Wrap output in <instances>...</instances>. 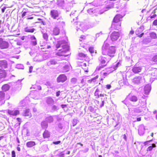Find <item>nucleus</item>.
<instances>
[{"label": "nucleus", "instance_id": "6e6552de", "mask_svg": "<svg viewBox=\"0 0 157 157\" xmlns=\"http://www.w3.org/2000/svg\"><path fill=\"white\" fill-rule=\"evenodd\" d=\"M108 57H105L102 56H101L98 59L100 61V63H101V64L102 65H104V66H105L106 65V62H107V63L109 62L106 61V60L108 59Z\"/></svg>", "mask_w": 157, "mask_h": 157}, {"label": "nucleus", "instance_id": "e433bc0d", "mask_svg": "<svg viewBox=\"0 0 157 157\" xmlns=\"http://www.w3.org/2000/svg\"><path fill=\"white\" fill-rule=\"evenodd\" d=\"M152 60L154 62H157V55L154 56L152 59Z\"/></svg>", "mask_w": 157, "mask_h": 157}, {"label": "nucleus", "instance_id": "58836bf2", "mask_svg": "<svg viewBox=\"0 0 157 157\" xmlns=\"http://www.w3.org/2000/svg\"><path fill=\"white\" fill-rule=\"evenodd\" d=\"M12 157H15V152L14 151H12L11 152Z\"/></svg>", "mask_w": 157, "mask_h": 157}, {"label": "nucleus", "instance_id": "864d4df0", "mask_svg": "<svg viewBox=\"0 0 157 157\" xmlns=\"http://www.w3.org/2000/svg\"><path fill=\"white\" fill-rule=\"evenodd\" d=\"M100 34H101V33H97L96 35V38L98 37Z\"/></svg>", "mask_w": 157, "mask_h": 157}, {"label": "nucleus", "instance_id": "79ce46f5", "mask_svg": "<svg viewBox=\"0 0 157 157\" xmlns=\"http://www.w3.org/2000/svg\"><path fill=\"white\" fill-rule=\"evenodd\" d=\"M35 88L37 89L38 90H41V86H40L36 85V86Z\"/></svg>", "mask_w": 157, "mask_h": 157}, {"label": "nucleus", "instance_id": "6e6d98bb", "mask_svg": "<svg viewBox=\"0 0 157 157\" xmlns=\"http://www.w3.org/2000/svg\"><path fill=\"white\" fill-rule=\"evenodd\" d=\"M17 121L19 122H21V119L19 117H17Z\"/></svg>", "mask_w": 157, "mask_h": 157}, {"label": "nucleus", "instance_id": "7ed1b4c3", "mask_svg": "<svg viewBox=\"0 0 157 157\" xmlns=\"http://www.w3.org/2000/svg\"><path fill=\"white\" fill-rule=\"evenodd\" d=\"M123 17L120 14L116 15L113 18L112 24V27L115 29L119 30L121 29V24L120 22L121 19Z\"/></svg>", "mask_w": 157, "mask_h": 157}, {"label": "nucleus", "instance_id": "a19ab883", "mask_svg": "<svg viewBox=\"0 0 157 157\" xmlns=\"http://www.w3.org/2000/svg\"><path fill=\"white\" fill-rule=\"evenodd\" d=\"M33 67L32 66H31L29 67V72L30 73H31L33 71Z\"/></svg>", "mask_w": 157, "mask_h": 157}, {"label": "nucleus", "instance_id": "4be33fe9", "mask_svg": "<svg viewBox=\"0 0 157 157\" xmlns=\"http://www.w3.org/2000/svg\"><path fill=\"white\" fill-rule=\"evenodd\" d=\"M35 29L34 28L29 29L28 27H26L25 29V31L26 32L33 33L34 32Z\"/></svg>", "mask_w": 157, "mask_h": 157}, {"label": "nucleus", "instance_id": "de8ad7c7", "mask_svg": "<svg viewBox=\"0 0 157 157\" xmlns=\"http://www.w3.org/2000/svg\"><path fill=\"white\" fill-rule=\"evenodd\" d=\"M60 91H57L56 93V95L57 97H58L60 95Z\"/></svg>", "mask_w": 157, "mask_h": 157}, {"label": "nucleus", "instance_id": "13d9d810", "mask_svg": "<svg viewBox=\"0 0 157 157\" xmlns=\"http://www.w3.org/2000/svg\"><path fill=\"white\" fill-rule=\"evenodd\" d=\"M156 14H154L153 15L151 16V18H154L155 17H156Z\"/></svg>", "mask_w": 157, "mask_h": 157}, {"label": "nucleus", "instance_id": "f03ea898", "mask_svg": "<svg viewBox=\"0 0 157 157\" xmlns=\"http://www.w3.org/2000/svg\"><path fill=\"white\" fill-rule=\"evenodd\" d=\"M102 51L103 55L108 56V57L106 61L109 62L115 56L116 51V48L114 46H110L106 40L105 41L102 46Z\"/></svg>", "mask_w": 157, "mask_h": 157}, {"label": "nucleus", "instance_id": "c756f323", "mask_svg": "<svg viewBox=\"0 0 157 157\" xmlns=\"http://www.w3.org/2000/svg\"><path fill=\"white\" fill-rule=\"evenodd\" d=\"M104 65H102L101 64H100L98 67L96 68V70L98 71L101 70L102 68H103L104 67Z\"/></svg>", "mask_w": 157, "mask_h": 157}, {"label": "nucleus", "instance_id": "4d7b16f0", "mask_svg": "<svg viewBox=\"0 0 157 157\" xmlns=\"http://www.w3.org/2000/svg\"><path fill=\"white\" fill-rule=\"evenodd\" d=\"M141 118L140 117H138L137 118V121H141Z\"/></svg>", "mask_w": 157, "mask_h": 157}, {"label": "nucleus", "instance_id": "338daca9", "mask_svg": "<svg viewBox=\"0 0 157 157\" xmlns=\"http://www.w3.org/2000/svg\"><path fill=\"white\" fill-rule=\"evenodd\" d=\"M17 149L18 151H20L21 150L20 147L18 146L17 147Z\"/></svg>", "mask_w": 157, "mask_h": 157}, {"label": "nucleus", "instance_id": "37998d69", "mask_svg": "<svg viewBox=\"0 0 157 157\" xmlns=\"http://www.w3.org/2000/svg\"><path fill=\"white\" fill-rule=\"evenodd\" d=\"M152 140H148V141H146L145 142H144V146H146L147 145V143L148 142H151V141Z\"/></svg>", "mask_w": 157, "mask_h": 157}, {"label": "nucleus", "instance_id": "a211bd4d", "mask_svg": "<svg viewBox=\"0 0 157 157\" xmlns=\"http://www.w3.org/2000/svg\"><path fill=\"white\" fill-rule=\"evenodd\" d=\"M127 98H129V100L130 101L133 102H136L138 100L137 97L134 95L131 96L129 94L127 97Z\"/></svg>", "mask_w": 157, "mask_h": 157}, {"label": "nucleus", "instance_id": "ea45409f", "mask_svg": "<svg viewBox=\"0 0 157 157\" xmlns=\"http://www.w3.org/2000/svg\"><path fill=\"white\" fill-rule=\"evenodd\" d=\"M81 83L82 84V85L81 86L82 87L84 86L85 83V81L84 79H82L81 81Z\"/></svg>", "mask_w": 157, "mask_h": 157}, {"label": "nucleus", "instance_id": "dca6fc26", "mask_svg": "<svg viewBox=\"0 0 157 157\" xmlns=\"http://www.w3.org/2000/svg\"><path fill=\"white\" fill-rule=\"evenodd\" d=\"M10 86L8 84H5L3 85L1 87L2 91L6 92L8 91L10 89Z\"/></svg>", "mask_w": 157, "mask_h": 157}, {"label": "nucleus", "instance_id": "9b49d317", "mask_svg": "<svg viewBox=\"0 0 157 157\" xmlns=\"http://www.w3.org/2000/svg\"><path fill=\"white\" fill-rule=\"evenodd\" d=\"M8 63L6 60H0V67L2 68H6L8 67Z\"/></svg>", "mask_w": 157, "mask_h": 157}, {"label": "nucleus", "instance_id": "4c0bfd02", "mask_svg": "<svg viewBox=\"0 0 157 157\" xmlns=\"http://www.w3.org/2000/svg\"><path fill=\"white\" fill-rule=\"evenodd\" d=\"M109 72H105L103 74V75L104 76L103 78H101V80H103L104 79V78H105V77L107 76V75H108L109 74Z\"/></svg>", "mask_w": 157, "mask_h": 157}, {"label": "nucleus", "instance_id": "680f3d73", "mask_svg": "<svg viewBox=\"0 0 157 157\" xmlns=\"http://www.w3.org/2000/svg\"><path fill=\"white\" fill-rule=\"evenodd\" d=\"M80 38H81L83 40H84L85 39V37L84 36H82Z\"/></svg>", "mask_w": 157, "mask_h": 157}, {"label": "nucleus", "instance_id": "ddd939ff", "mask_svg": "<svg viewBox=\"0 0 157 157\" xmlns=\"http://www.w3.org/2000/svg\"><path fill=\"white\" fill-rule=\"evenodd\" d=\"M151 86L149 84H147L144 87V94L147 95L149 94L151 90Z\"/></svg>", "mask_w": 157, "mask_h": 157}, {"label": "nucleus", "instance_id": "423d86ee", "mask_svg": "<svg viewBox=\"0 0 157 157\" xmlns=\"http://www.w3.org/2000/svg\"><path fill=\"white\" fill-rule=\"evenodd\" d=\"M7 113L9 115L13 116H16L19 114V110L13 109L8 110Z\"/></svg>", "mask_w": 157, "mask_h": 157}, {"label": "nucleus", "instance_id": "6ab92c4d", "mask_svg": "<svg viewBox=\"0 0 157 157\" xmlns=\"http://www.w3.org/2000/svg\"><path fill=\"white\" fill-rule=\"evenodd\" d=\"M26 145L27 147H31L35 145L36 143L34 141H30L26 143Z\"/></svg>", "mask_w": 157, "mask_h": 157}, {"label": "nucleus", "instance_id": "9d476101", "mask_svg": "<svg viewBox=\"0 0 157 157\" xmlns=\"http://www.w3.org/2000/svg\"><path fill=\"white\" fill-rule=\"evenodd\" d=\"M67 77L64 75H59L57 78V82H64L66 80Z\"/></svg>", "mask_w": 157, "mask_h": 157}, {"label": "nucleus", "instance_id": "412c9836", "mask_svg": "<svg viewBox=\"0 0 157 157\" xmlns=\"http://www.w3.org/2000/svg\"><path fill=\"white\" fill-rule=\"evenodd\" d=\"M24 116L30 117L31 116V114L30 112L29 109H27L25 111L24 113Z\"/></svg>", "mask_w": 157, "mask_h": 157}, {"label": "nucleus", "instance_id": "f3484780", "mask_svg": "<svg viewBox=\"0 0 157 157\" xmlns=\"http://www.w3.org/2000/svg\"><path fill=\"white\" fill-rule=\"evenodd\" d=\"M142 68L140 67H134L132 69L133 72L135 73H137L140 72Z\"/></svg>", "mask_w": 157, "mask_h": 157}, {"label": "nucleus", "instance_id": "2eb2a0df", "mask_svg": "<svg viewBox=\"0 0 157 157\" xmlns=\"http://www.w3.org/2000/svg\"><path fill=\"white\" fill-rule=\"evenodd\" d=\"M7 75V74L5 70L0 69V79L5 78Z\"/></svg>", "mask_w": 157, "mask_h": 157}, {"label": "nucleus", "instance_id": "0e129e2a", "mask_svg": "<svg viewBox=\"0 0 157 157\" xmlns=\"http://www.w3.org/2000/svg\"><path fill=\"white\" fill-rule=\"evenodd\" d=\"M33 18V17H28L27 18V19H32Z\"/></svg>", "mask_w": 157, "mask_h": 157}, {"label": "nucleus", "instance_id": "2f4dec72", "mask_svg": "<svg viewBox=\"0 0 157 157\" xmlns=\"http://www.w3.org/2000/svg\"><path fill=\"white\" fill-rule=\"evenodd\" d=\"M89 52L92 54L94 52V48L92 47H90L89 48Z\"/></svg>", "mask_w": 157, "mask_h": 157}, {"label": "nucleus", "instance_id": "e2e57ef3", "mask_svg": "<svg viewBox=\"0 0 157 157\" xmlns=\"http://www.w3.org/2000/svg\"><path fill=\"white\" fill-rule=\"evenodd\" d=\"M123 136H124V137H123L124 138L125 140H126V139H127V137H126V135L125 134H124Z\"/></svg>", "mask_w": 157, "mask_h": 157}, {"label": "nucleus", "instance_id": "f704fd0d", "mask_svg": "<svg viewBox=\"0 0 157 157\" xmlns=\"http://www.w3.org/2000/svg\"><path fill=\"white\" fill-rule=\"evenodd\" d=\"M56 63V62L55 60L51 59L50 61V64H55Z\"/></svg>", "mask_w": 157, "mask_h": 157}, {"label": "nucleus", "instance_id": "bf43d9fd", "mask_svg": "<svg viewBox=\"0 0 157 157\" xmlns=\"http://www.w3.org/2000/svg\"><path fill=\"white\" fill-rule=\"evenodd\" d=\"M77 25H78L79 26H81L82 25L81 24V23L80 22H78V23L77 24Z\"/></svg>", "mask_w": 157, "mask_h": 157}, {"label": "nucleus", "instance_id": "bb28decb", "mask_svg": "<svg viewBox=\"0 0 157 157\" xmlns=\"http://www.w3.org/2000/svg\"><path fill=\"white\" fill-rule=\"evenodd\" d=\"M156 147L155 144H152L151 146H150L148 147L147 149V151H151L153 147Z\"/></svg>", "mask_w": 157, "mask_h": 157}, {"label": "nucleus", "instance_id": "c85d7f7f", "mask_svg": "<svg viewBox=\"0 0 157 157\" xmlns=\"http://www.w3.org/2000/svg\"><path fill=\"white\" fill-rule=\"evenodd\" d=\"M77 79L76 78H72L71 80V82L72 84H75L77 82Z\"/></svg>", "mask_w": 157, "mask_h": 157}, {"label": "nucleus", "instance_id": "09e8293b", "mask_svg": "<svg viewBox=\"0 0 157 157\" xmlns=\"http://www.w3.org/2000/svg\"><path fill=\"white\" fill-rule=\"evenodd\" d=\"M153 25H157V20H156L154 21L153 22Z\"/></svg>", "mask_w": 157, "mask_h": 157}, {"label": "nucleus", "instance_id": "49530a36", "mask_svg": "<svg viewBox=\"0 0 157 157\" xmlns=\"http://www.w3.org/2000/svg\"><path fill=\"white\" fill-rule=\"evenodd\" d=\"M60 143L61 141H54L53 142V143L55 144H60Z\"/></svg>", "mask_w": 157, "mask_h": 157}, {"label": "nucleus", "instance_id": "774afa93", "mask_svg": "<svg viewBox=\"0 0 157 157\" xmlns=\"http://www.w3.org/2000/svg\"><path fill=\"white\" fill-rule=\"evenodd\" d=\"M134 32L133 31H131L130 32V34L132 35L134 33Z\"/></svg>", "mask_w": 157, "mask_h": 157}, {"label": "nucleus", "instance_id": "4468645a", "mask_svg": "<svg viewBox=\"0 0 157 157\" xmlns=\"http://www.w3.org/2000/svg\"><path fill=\"white\" fill-rule=\"evenodd\" d=\"M121 65V64L119 62H118L117 63H116L115 65H114L113 66V67H111V68H109V70H108V71H109V73H110L112 72L113 71L117 69L118 67L120 66Z\"/></svg>", "mask_w": 157, "mask_h": 157}, {"label": "nucleus", "instance_id": "393cba45", "mask_svg": "<svg viewBox=\"0 0 157 157\" xmlns=\"http://www.w3.org/2000/svg\"><path fill=\"white\" fill-rule=\"evenodd\" d=\"M70 69V66L68 65H65L63 67V72H66L68 71Z\"/></svg>", "mask_w": 157, "mask_h": 157}, {"label": "nucleus", "instance_id": "a878e982", "mask_svg": "<svg viewBox=\"0 0 157 157\" xmlns=\"http://www.w3.org/2000/svg\"><path fill=\"white\" fill-rule=\"evenodd\" d=\"M150 37L153 39H155L157 38V36L156 34L155 33L152 32L150 34Z\"/></svg>", "mask_w": 157, "mask_h": 157}, {"label": "nucleus", "instance_id": "72a5a7b5", "mask_svg": "<svg viewBox=\"0 0 157 157\" xmlns=\"http://www.w3.org/2000/svg\"><path fill=\"white\" fill-rule=\"evenodd\" d=\"M124 103L128 107H130V103L128 102L126 100H125L124 101Z\"/></svg>", "mask_w": 157, "mask_h": 157}, {"label": "nucleus", "instance_id": "69168bd1", "mask_svg": "<svg viewBox=\"0 0 157 157\" xmlns=\"http://www.w3.org/2000/svg\"><path fill=\"white\" fill-rule=\"evenodd\" d=\"M104 105V101H102V104L100 105V107H102Z\"/></svg>", "mask_w": 157, "mask_h": 157}, {"label": "nucleus", "instance_id": "b1692460", "mask_svg": "<svg viewBox=\"0 0 157 157\" xmlns=\"http://www.w3.org/2000/svg\"><path fill=\"white\" fill-rule=\"evenodd\" d=\"M100 92L99 90L97 88L94 93V95L96 97V98H98L99 97V92Z\"/></svg>", "mask_w": 157, "mask_h": 157}, {"label": "nucleus", "instance_id": "7c9ffc66", "mask_svg": "<svg viewBox=\"0 0 157 157\" xmlns=\"http://www.w3.org/2000/svg\"><path fill=\"white\" fill-rule=\"evenodd\" d=\"M43 37L46 40H48V34L44 33L43 34Z\"/></svg>", "mask_w": 157, "mask_h": 157}, {"label": "nucleus", "instance_id": "603ef678", "mask_svg": "<svg viewBox=\"0 0 157 157\" xmlns=\"http://www.w3.org/2000/svg\"><path fill=\"white\" fill-rule=\"evenodd\" d=\"M64 154L63 152L60 153L59 154V156L60 157H63V156Z\"/></svg>", "mask_w": 157, "mask_h": 157}, {"label": "nucleus", "instance_id": "052dcab7", "mask_svg": "<svg viewBox=\"0 0 157 157\" xmlns=\"http://www.w3.org/2000/svg\"><path fill=\"white\" fill-rule=\"evenodd\" d=\"M33 44L34 45H36V44H37V43H36V41H33Z\"/></svg>", "mask_w": 157, "mask_h": 157}, {"label": "nucleus", "instance_id": "c9c22d12", "mask_svg": "<svg viewBox=\"0 0 157 157\" xmlns=\"http://www.w3.org/2000/svg\"><path fill=\"white\" fill-rule=\"evenodd\" d=\"M55 101L52 98H50V104L53 105L54 104Z\"/></svg>", "mask_w": 157, "mask_h": 157}, {"label": "nucleus", "instance_id": "8fccbe9b", "mask_svg": "<svg viewBox=\"0 0 157 157\" xmlns=\"http://www.w3.org/2000/svg\"><path fill=\"white\" fill-rule=\"evenodd\" d=\"M26 12L25 11L23 12L21 15V17H24L26 15Z\"/></svg>", "mask_w": 157, "mask_h": 157}, {"label": "nucleus", "instance_id": "3c124183", "mask_svg": "<svg viewBox=\"0 0 157 157\" xmlns=\"http://www.w3.org/2000/svg\"><path fill=\"white\" fill-rule=\"evenodd\" d=\"M107 88L108 89H109L111 87V86L110 85L108 84L106 86Z\"/></svg>", "mask_w": 157, "mask_h": 157}, {"label": "nucleus", "instance_id": "20e7f679", "mask_svg": "<svg viewBox=\"0 0 157 157\" xmlns=\"http://www.w3.org/2000/svg\"><path fill=\"white\" fill-rule=\"evenodd\" d=\"M120 36L119 32H114L110 35L111 40L112 41L117 40Z\"/></svg>", "mask_w": 157, "mask_h": 157}, {"label": "nucleus", "instance_id": "f257e3e1", "mask_svg": "<svg viewBox=\"0 0 157 157\" xmlns=\"http://www.w3.org/2000/svg\"><path fill=\"white\" fill-rule=\"evenodd\" d=\"M56 47L57 49L58 48H62L59 49L58 51L56 52V55L59 56H67L69 54H66L69 52V48L68 45L67 43L65 40H60L57 42L56 45Z\"/></svg>", "mask_w": 157, "mask_h": 157}, {"label": "nucleus", "instance_id": "5fc2aeb1", "mask_svg": "<svg viewBox=\"0 0 157 157\" xmlns=\"http://www.w3.org/2000/svg\"><path fill=\"white\" fill-rule=\"evenodd\" d=\"M144 34V33H141L140 34L138 35V36L139 37H141L143 36Z\"/></svg>", "mask_w": 157, "mask_h": 157}, {"label": "nucleus", "instance_id": "f8f14e48", "mask_svg": "<svg viewBox=\"0 0 157 157\" xmlns=\"http://www.w3.org/2000/svg\"><path fill=\"white\" fill-rule=\"evenodd\" d=\"M141 80V76L136 77L133 79L132 82L135 84H138L140 83Z\"/></svg>", "mask_w": 157, "mask_h": 157}, {"label": "nucleus", "instance_id": "39448f33", "mask_svg": "<svg viewBox=\"0 0 157 157\" xmlns=\"http://www.w3.org/2000/svg\"><path fill=\"white\" fill-rule=\"evenodd\" d=\"M60 14V12L56 10H52L51 11V17L53 19H58Z\"/></svg>", "mask_w": 157, "mask_h": 157}, {"label": "nucleus", "instance_id": "473e14b6", "mask_svg": "<svg viewBox=\"0 0 157 157\" xmlns=\"http://www.w3.org/2000/svg\"><path fill=\"white\" fill-rule=\"evenodd\" d=\"M43 136L44 138H47L48 137V134L47 132L45 131L43 133Z\"/></svg>", "mask_w": 157, "mask_h": 157}, {"label": "nucleus", "instance_id": "cd10ccee", "mask_svg": "<svg viewBox=\"0 0 157 157\" xmlns=\"http://www.w3.org/2000/svg\"><path fill=\"white\" fill-rule=\"evenodd\" d=\"M41 125L43 128H46L48 126V124L46 122L44 121L41 123Z\"/></svg>", "mask_w": 157, "mask_h": 157}, {"label": "nucleus", "instance_id": "aec40b11", "mask_svg": "<svg viewBox=\"0 0 157 157\" xmlns=\"http://www.w3.org/2000/svg\"><path fill=\"white\" fill-rule=\"evenodd\" d=\"M59 33V29L57 27H56L53 30V34L55 35H57Z\"/></svg>", "mask_w": 157, "mask_h": 157}, {"label": "nucleus", "instance_id": "1a4fd4ad", "mask_svg": "<svg viewBox=\"0 0 157 157\" xmlns=\"http://www.w3.org/2000/svg\"><path fill=\"white\" fill-rule=\"evenodd\" d=\"M9 46V44L7 41H2L0 45V48L2 49H5L8 48Z\"/></svg>", "mask_w": 157, "mask_h": 157}, {"label": "nucleus", "instance_id": "a18cd8bd", "mask_svg": "<svg viewBox=\"0 0 157 157\" xmlns=\"http://www.w3.org/2000/svg\"><path fill=\"white\" fill-rule=\"evenodd\" d=\"M6 7L4 6L1 9V11L2 13L4 12L5 10L6 9Z\"/></svg>", "mask_w": 157, "mask_h": 157}, {"label": "nucleus", "instance_id": "0eeeda50", "mask_svg": "<svg viewBox=\"0 0 157 157\" xmlns=\"http://www.w3.org/2000/svg\"><path fill=\"white\" fill-rule=\"evenodd\" d=\"M5 101V94L3 91H0V103L4 104Z\"/></svg>", "mask_w": 157, "mask_h": 157}, {"label": "nucleus", "instance_id": "5701e85b", "mask_svg": "<svg viewBox=\"0 0 157 157\" xmlns=\"http://www.w3.org/2000/svg\"><path fill=\"white\" fill-rule=\"evenodd\" d=\"M98 77V76L97 75L95 77L88 80V82L90 83H91L92 82H95L96 81V79H97Z\"/></svg>", "mask_w": 157, "mask_h": 157}, {"label": "nucleus", "instance_id": "c03bdc74", "mask_svg": "<svg viewBox=\"0 0 157 157\" xmlns=\"http://www.w3.org/2000/svg\"><path fill=\"white\" fill-rule=\"evenodd\" d=\"M79 56L81 57H85L86 56V55L85 54L82 53H79Z\"/></svg>", "mask_w": 157, "mask_h": 157}]
</instances>
